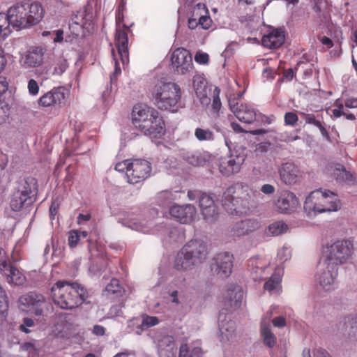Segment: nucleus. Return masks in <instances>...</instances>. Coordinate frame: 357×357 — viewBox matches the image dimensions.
<instances>
[{"mask_svg":"<svg viewBox=\"0 0 357 357\" xmlns=\"http://www.w3.org/2000/svg\"><path fill=\"white\" fill-rule=\"evenodd\" d=\"M341 208L338 196L327 189L312 191L304 201L303 209L308 218L324 213L336 212Z\"/></svg>","mask_w":357,"mask_h":357,"instance_id":"f257e3e1","label":"nucleus"},{"mask_svg":"<svg viewBox=\"0 0 357 357\" xmlns=\"http://www.w3.org/2000/svg\"><path fill=\"white\" fill-rule=\"evenodd\" d=\"M54 303L62 309H73L86 301L88 291L77 283L58 281L51 289Z\"/></svg>","mask_w":357,"mask_h":357,"instance_id":"f03ea898","label":"nucleus"},{"mask_svg":"<svg viewBox=\"0 0 357 357\" xmlns=\"http://www.w3.org/2000/svg\"><path fill=\"white\" fill-rule=\"evenodd\" d=\"M253 192L247 185L237 183L229 186L222 197V204L229 213H246L252 206Z\"/></svg>","mask_w":357,"mask_h":357,"instance_id":"7ed1b4c3","label":"nucleus"},{"mask_svg":"<svg viewBox=\"0 0 357 357\" xmlns=\"http://www.w3.org/2000/svg\"><path fill=\"white\" fill-rule=\"evenodd\" d=\"M155 106L160 110L176 112L181 107V87L172 82L158 81L151 89Z\"/></svg>","mask_w":357,"mask_h":357,"instance_id":"20e7f679","label":"nucleus"},{"mask_svg":"<svg viewBox=\"0 0 357 357\" xmlns=\"http://www.w3.org/2000/svg\"><path fill=\"white\" fill-rule=\"evenodd\" d=\"M132 123L135 128L145 135L157 137L165 133V124L158 112L146 105H137L134 107Z\"/></svg>","mask_w":357,"mask_h":357,"instance_id":"39448f33","label":"nucleus"},{"mask_svg":"<svg viewBox=\"0 0 357 357\" xmlns=\"http://www.w3.org/2000/svg\"><path fill=\"white\" fill-rule=\"evenodd\" d=\"M115 169L125 173L128 183L136 184L150 176L151 167L150 162L145 160H125L116 163Z\"/></svg>","mask_w":357,"mask_h":357,"instance_id":"423d86ee","label":"nucleus"},{"mask_svg":"<svg viewBox=\"0 0 357 357\" xmlns=\"http://www.w3.org/2000/svg\"><path fill=\"white\" fill-rule=\"evenodd\" d=\"M355 247L350 240H339L324 248V260L337 266L351 261L354 257Z\"/></svg>","mask_w":357,"mask_h":357,"instance_id":"0eeeda50","label":"nucleus"},{"mask_svg":"<svg viewBox=\"0 0 357 357\" xmlns=\"http://www.w3.org/2000/svg\"><path fill=\"white\" fill-rule=\"evenodd\" d=\"M337 267L323 260L317 266L315 280L323 290L330 291L337 287Z\"/></svg>","mask_w":357,"mask_h":357,"instance_id":"6e6552de","label":"nucleus"},{"mask_svg":"<svg viewBox=\"0 0 357 357\" xmlns=\"http://www.w3.org/2000/svg\"><path fill=\"white\" fill-rule=\"evenodd\" d=\"M246 158L244 151L234 150L227 156L220 158L218 168L220 172L225 176H230L238 173Z\"/></svg>","mask_w":357,"mask_h":357,"instance_id":"1a4fd4ad","label":"nucleus"},{"mask_svg":"<svg viewBox=\"0 0 357 357\" xmlns=\"http://www.w3.org/2000/svg\"><path fill=\"white\" fill-rule=\"evenodd\" d=\"M229 104L231 110L236 117L241 122L245 123H252L255 120L260 122L265 121L271 123V121L268 117L264 116L261 114H257L253 109H251L248 105L239 104L235 99H229Z\"/></svg>","mask_w":357,"mask_h":357,"instance_id":"9d476101","label":"nucleus"},{"mask_svg":"<svg viewBox=\"0 0 357 357\" xmlns=\"http://www.w3.org/2000/svg\"><path fill=\"white\" fill-rule=\"evenodd\" d=\"M68 97V91L64 87H54L39 98L38 105L43 108L61 107Z\"/></svg>","mask_w":357,"mask_h":357,"instance_id":"9b49d317","label":"nucleus"},{"mask_svg":"<svg viewBox=\"0 0 357 357\" xmlns=\"http://www.w3.org/2000/svg\"><path fill=\"white\" fill-rule=\"evenodd\" d=\"M171 65L178 74L185 75L191 72L193 63L190 52L183 47L176 49L171 55Z\"/></svg>","mask_w":357,"mask_h":357,"instance_id":"f8f14e48","label":"nucleus"},{"mask_svg":"<svg viewBox=\"0 0 357 357\" xmlns=\"http://www.w3.org/2000/svg\"><path fill=\"white\" fill-rule=\"evenodd\" d=\"M233 259V255L229 252L218 254L211 266L213 274L221 279L228 278L232 271Z\"/></svg>","mask_w":357,"mask_h":357,"instance_id":"ddd939ff","label":"nucleus"},{"mask_svg":"<svg viewBox=\"0 0 357 357\" xmlns=\"http://www.w3.org/2000/svg\"><path fill=\"white\" fill-rule=\"evenodd\" d=\"M19 303L22 310L33 312L38 316L43 314V310L46 307L44 297L33 293L22 296L19 298Z\"/></svg>","mask_w":357,"mask_h":357,"instance_id":"4468645a","label":"nucleus"},{"mask_svg":"<svg viewBox=\"0 0 357 357\" xmlns=\"http://www.w3.org/2000/svg\"><path fill=\"white\" fill-rule=\"evenodd\" d=\"M31 188L26 181L19 183L17 190L13 192L10 198L9 206L12 211L18 212L22 210L31 199Z\"/></svg>","mask_w":357,"mask_h":357,"instance_id":"2eb2a0df","label":"nucleus"},{"mask_svg":"<svg viewBox=\"0 0 357 357\" xmlns=\"http://www.w3.org/2000/svg\"><path fill=\"white\" fill-rule=\"evenodd\" d=\"M298 206L299 200L298 197L289 190L281 192L274 202L275 208L280 213H291L296 211Z\"/></svg>","mask_w":357,"mask_h":357,"instance_id":"dca6fc26","label":"nucleus"},{"mask_svg":"<svg viewBox=\"0 0 357 357\" xmlns=\"http://www.w3.org/2000/svg\"><path fill=\"white\" fill-rule=\"evenodd\" d=\"M334 108L327 109V112L332 118L337 119L344 116L347 119L354 121L356 116L349 112V109L357 108V98L349 97L342 102L339 99L336 100L333 105Z\"/></svg>","mask_w":357,"mask_h":357,"instance_id":"f3484780","label":"nucleus"},{"mask_svg":"<svg viewBox=\"0 0 357 357\" xmlns=\"http://www.w3.org/2000/svg\"><path fill=\"white\" fill-rule=\"evenodd\" d=\"M26 14L27 8L26 5L16 3L8 9L6 15L12 26L18 29H25L28 27L26 17Z\"/></svg>","mask_w":357,"mask_h":357,"instance_id":"a211bd4d","label":"nucleus"},{"mask_svg":"<svg viewBox=\"0 0 357 357\" xmlns=\"http://www.w3.org/2000/svg\"><path fill=\"white\" fill-rule=\"evenodd\" d=\"M261 227L260 222L256 219H245L233 224L229 231L230 236L242 237L258 230Z\"/></svg>","mask_w":357,"mask_h":357,"instance_id":"6ab92c4d","label":"nucleus"},{"mask_svg":"<svg viewBox=\"0 0 357 357\" xmlns=\"http://www.w3.org/2000/svg\"><path fill=\"white\" fill-rule=\"evenodd\" d=\"M281 181L287 185H294L301 181V174L299 168L293 162L282 163L278 168Z\"/></svg>","mask_w":357,"mask_h":357,"instance_id":"aec40b11","label":"nucleus"},{"mask_svg":"<svg viewBox=\"0 0 357 357\" xmlns=\"http://www.w3.org/2000/svg\"><path fill=\"white\" fill-rule=\"evenodd\" d=\"M169 214L182 224H189L193 222L197 215V211L191 204L173 205L169 208Z\"/></svg>","mask_w":357,"mask_h":357,"instance_id":"412c9836","label":"nucleus"},{"mask_svg":"<svg viewBox=\"0 0 357 357\" xmlns=\"http://www.w3.org/2000/svg\"><path fill=\"white\" fill-rule=\"evenodd\" d=\"M198 202L204 220L208 222L216 220L218 215V207L213 197L204 192L200 195Z\"/></svg>","mask_w":357,"mask_h":357,"instance_id":"4be33fe9","label":"nucleus"},{"mask_svg":"<svg viewBox=\"0 0 357 357\" xmlns=\"http://www.w3.org/2000/svg\"><path fill=\"white\" fill-rule=\"evenodd\" d=\"M182 249L185 253L192 256V259L197 264L202 263L206 257V246L203 241L192 240L185 245Z\"/></svg>","mask_w":357,"mask_h":357,"instance_id":"5701e85b","label":"nucleus"},{"mask_svg":"<svg viewBox=\"0 0 357 357\" xmlns=\"http://www.w3.org/2000/svg\"><path fill=\"white\" fill-rule=\"evenodd\" d=\"M218 327L222 342L232 340L236 336V324L230 317L220 314L219 316Z\"/></svg>","mask_w":357,"mask_h":357,"instance_id":"b1692460","label":"nucleus"},{"mask_svg":"<svg viewBox=\"0 0 357 357\" xmlns=\"http://www.w3.org/2000/svg\"><path fill=\"white\" fill-rule=\"evenodd\" d=\"M115 43L123 65L129 61L128 38L126 29H116Z\"/></svg>","mask_w":357,"mask_h":357,"instance_id":"393cba45","label":"nucleus"},{"mask_svg":"<svg viewBox=\"0 0 357 357\" xmlns=\"http://www.w3.org/2000/svg\"><path fill=\"white\" fill-rule=\"evenodd\" d=\"M118 222L132 230L143 233L149 232L151 230V225H152L151 222H148L144 220H141L139 218L134 217L133 215H128L123 219H119Z\"/></svg>","mask_w":357,"mask_h":357,"instance_id":"a878e982","label":"nucleus"},{"mask_svg":"<svg viewBox=\"0 0 357 357\" xmlns=\"http://www.w3.org/2000/svg\"><path fill=\"white\" fill-rule=\"evenodd\" d=\"M251 274L255 280H261L266 276V272H268L271 267L263 259L254 257L249 261Z\"/></svg>","mask_w":357,"mask_h":357,"instance_id":"bb28decb","label":"nucleus"},{"mask_svg":"<svg viewBox=\"0 0 357 357\" xmlns=\"http://www.w3.org/2000/svg\"><path fill=\"white\" fill-rule=\"evenodd\" d=\"M284 33L280 29H276L271 31L268 34L264 36L262 44L268 48H278L284 42Z\"/></svg>","mask_w":357,"mask_h":357,"instance_id":"cd10ccee","label":"nucleus"},{"mask_svg":"<svg viewBox=\"0 0 357 357\" xmlns=\"http://www.w3.org/2000/svg\"><path fill=\"white\" fill-rule=\"evenodd\" d=\"M243 298V292L239 287L227 291L225 296V305L227 307L237 309L241 306Z\"/></svg>","mask_w":357,"mask_h":357,"instance_id":"c85d7f7f","label":"nucleus"},{"mask_svg":"<svg viewBox=\"0 0 357 357\" xmlns=\"http://www.w3.org/2000/svg\"><path fill=\"white\" fill-rule=\"evenodd\" d=\"M193 17H198L199 24L203 29H208L212 25V20L208 15V11L204 3H197L192 10Z\"/></svg>","mask_w":357,"mask_h":357,"instance_id":"c756f323","label":"nucleus"},{"mask_svg":"<svg viewBox=\"0 0 357 357\" xmlns=\"http://www.w3.org/2000/svg\"><path fill=\"white\" fill-rule=\"evenodd\" d=\"M183 159L188 163L195 166H204L209 160V155L199 151H185L182 153Z\"/></svg>","mask_w":357,"mask_h":357,"instance_id":"7c9ffc66","label":"nucleus"},{"mask_svg":"<svg viewBox=\"0 0 357 357\" xmlns=\"http://www.w3.org/2000/svg\"><path fill=\"white\" fill-rule=\"evenodd\" d=\"M282 269L276 268L269 279L264 283V289L271 294H280L282 289Z\"/></svg>","mask_w":357,"mask_h":357,"instance_id":"2f4dec72","label":"nucleus"},{"mask_svg":"<svg viewBox=\"0 0 357 357\" xmlns=\"http://www.w3.org/2000/svg\"><path fill=\"white\" fill-rule=\"evenodd\" d=\"M27 8V14L26 15L28 27L38 24L43 17L44 10L43 7L37 3H31Z\"/></svg>","mask_w":357,"mask_h":357,"instance_id":"473e14b6","label":"nucleus"},{"mask_svg":"<svg viewBox=\"0 0 357 357\" xmlns=\"http://www.w3.org/2000/svg\"><path fill=\"white\" fill-rule=\"evenodd\" d=\"M196 265L197 264L192 259V256L185 253L183 249L177 254L174 261V267L178 271L191 269Z\"/></svg>","mask_w":357,"mask_h":357,"instance_id":"72a5a7b5","label":"nucleus"},{"mask_svg":"<svg viewBox=\"0 0 357 357\" xmlns=\"http://www.w3.org/2000/svg\"><path fill=\"white\" fill-rule=\"evenodd\" d=\"M328 171L338 181L350 182L354 180L353 174L347 172L344 167L340 164L331 165Z\"/></svg>","mask_w":357,"mask_h":357,"instance_id":"f704fd0d","label":"nucleus"},{"mask_svg":"<svg viewBox=\"0 0 357 357\" xmlns=\"http://www.w3.org/2000/svg\"><path fill=\"white\" fill-rule=\"evenodd\" d=\"M1 271L6 275V280L8 283L20 285L23 284L25 280L23 274L18 269L9 266V264L7 266L6 268H4Z\"/></svg>","mask_w":357,"mask_h":357,"instance_id":"c9c22d12","label":"nucleus"},{"mask_svg":"<svg viewBox=\"0 0 357 357\" xmlns=\"http://www.w3.org/2000/svg\"><path fill=\"white\" fill-rule=\"evenodd\" d=\"M288 229V225L283 221H275L267 227L265 234L268 236H277L286 233Z\"/></svg>","mask_w":357,"mask_h":357,"instance_id":"e433bc0d","label":"nucleus"},{"mask_svg":"<svg viewBox=\"0 0 357 357\" xmlns=\"http://www.w3.org/2000/svg\"><path fill=\"white\" fill-rule=\"evenodd\" d=\"M261 335L263 337L264 342L269 347H273L276 344V337L271 332L270 326L264 321L261 323Z\"/></svg>","mask_w":357,"mask_h":357,"instance_id":"4c0bfd02","label":"nucleus"},{"mask_svg":"<svg viewBox=\"0 0 357 357\" xmlns=\"http://www.w3.org/2000/svg\"><path fill=\"white\" fill-rule=\"evenodd\" d=\"M11 24L6 17V13H0V40H3L11 33Z\"/></svg>","mask_w":357,"mask_h":357,"instance_id":"58836bf2","label":"nucleus"},{"mask_svg":"<svg viewBox=\"0 0 357 357\" xmlns=\"http://www.w3.org/2000/svg\"><path fill=\"white\" fill-rule=\"evenodd\" d=\"M8 302L6 292L0 286V324H2L7 318Z\"/></svg>","mask_w":357,"mask_h":357,"instance_id":"ea45409f","label":"nucleus"},{"mask_svg":"<svg viewBox=\"0 0 357 357\" xmlns=\"http://www.w3.org/2000/svg\"><path fill=\"white\" fill-rule=\"evenodd\" d=\"M202 349L199 347H195L190 349L185 343L180 347L179 357H200Z\"/></svg>","mask_w":357,"mask_h":357,"instance_id":"a19ab883","label":"nucleus"},{"mask_svg":"<svg viewBox=\"0 0 357 357\" xmlns=\"http://www.w3.org/2000/svg\"><path fill=\"white\" fill-rule=\"evenodd\" d=\"M68 68V63L66 59L59 57L54 63L52 75L61 76Z\"/></svg>","mask_w":357,"mask_h":357,"instance_id":"79ce46f5","label":"nucleus"},{"mask_svg":"<svg viewBox=\"0 0 357 357\" xmlns=\"http://www.w3.org/2000/svg\"><path fill=\"white\" fill-rule=\"evenodd\" d=\"M193 87L198 96L206 95V82L200 75H195L193 77Z\"/></svg>","mask_w":357,"mask_h":357,"instance_id":"37998d69","label":"nucleus"},{"mask_svg":"<svg viewBox=\"0 0 357 357\" xmlns=\"http://www.w3.org/2000/svg\"><path fill=\"white\" fill-rule=\"evenodd\" d=\"M175 346L174 338L172 335H165L158 340V347L161 350L172 351Z\"/></svg>","mask_w":357,"mask_h":357,"instance_id":"c03bdc74","label":"nucleus"},{"mask_svg":"<svg viewBox=\"0 0 357 357\" xmlns=\"http://www.w3.org/2000/svg\"><path fill=\"white\" fill-rule=\"evenodd\" d=\"M195 136L199 141H212L214 139L213 132L208 128H196Z\"/></svg>","mask_w":357,"mask_h":357,"instance_id":"a18cd8bd","label":"nucleus"},{"mask_svg":"<svg viewBox=\"0 0 357 357\" xmlns=\"http://www.w3.org/2000/svg\"><path fill=\"white\" fill-rule=\"evenodd\" d=\"M101 101L102 110L106 111L114 101V96L111 89L107 88L102 93Z\"/></svg>","mask_w":357,"mask_h":357,"instance_id":"49530a36","label":"nucleus"},{"mask_svg":"<svg viewBox=\"0 0 357 357\" xmlns=\"http://www.w3.org/2000/svg\"><path fill=\"white\" fill-rule=\"evenodd\" d=\"M176 192H173L168 190L161 192L158 195V199L160 200V204L165 206L167 204L175 200L176 199Z\"/></svg>","mask_w":357,"mask_h":357,"instance_id":"de8ad7c7","label":"nucleus"},{"mask_svg":"<svg viewBox=\"0 0 357 357\" xmlns=\"http://www.w3.org/2000/svg\"><path fill=\"white\" fill-rule=\"evenodd\" d=\"M159 319L157 317L145 315L143 317L142 322L140 325L142 330L155 326L159 324Z\"/></svg>","mask_w":357,"mask_h":357,"instance_id":"09e8293b","label":"nucleus"},{"mask_svg":"<svg viewBox=\"0 0 357 357\" xmlns=\"http://www.w3.org/2000/svg\"><path fill=\"white\" fill-rule=\"evenodd\" d=\"M41 63V56L36 53L28 54L24 60V64L28 67H35Z\"/></svg>","mask_w":357,"mask_h":357,"instance_id":"8fccbe9b","label":"nucleus"},{"mask_svg":"<svg viewBox=\"0 0 357 357\" xmlns=\"http://www.w3.org/2000/svg\"><path fill=\"white\" fill-rule=\"evenodd\" d=\"M80 234L78 230H70L68 234V243L70 248H75L80 241Z\"/></svg>","mask_w":357,"mask_h":357,"instance_id":"3c124183","label":"nucleus"},{"mask_svg":"<svg viewBox=\"0 0 357 357\" xmlns=\"http://www.w3.org/2000/svg\"><path fill=\"white\" fill-rule=\"evenodd\" d=\"M121 287L117 279L113 278L110 282L106 286L105 290L109 294H120L121 293Z\"/></svg>","mask_w":357,"mask_h":357,"instance_id":"603ef678","label":"nucleus"},{"mask_svg":"<svg viewBox=\"0 0 357 357\" xmlns=\"http://www.w3.org/2000/svg\"><path fill=\"white\" fill-rule=\"evenodd\" d=\"M278 259L284 262L289 259L291 257V250L289 246L283 245L278 252Z\"/></svg>","mask_w":357,"mask_h":357,"instance_id":"864d4df0","label":"nucleus"},{"mask_svg":"<svg viewBox=\"0 0 357 357\" xmlns=\"http://www.w3.org/2000/svg\"><path fill=\"white\" fill-rule=\"evenodd\" d=\"M29 94L31 96H37L40 91V86L38 82L34 79H30L27 83Z\"/></svg>","mask_w":357,"mask_h":357,"instance_id":"5fc2aeb1","label":"nucleus"},{"mask_svg":"<svg viewBox=\"0 0 357 357\" xmlns=\"http://www.w3.org/2000/svg\"><path fill=\"white\" fill-rule=\"evenodd\" d=\"M8 183V176L6 174L5 172L1 170L0 172V196L3 194V192L7 188Z\"/></svg>","mask_w":357,"mask_h":357,"instance_id":"6e6d98bb","label":"nucleus"},{"mask_svg":"<svg viewBox=\"0 0 357 357\" xmlns=\"http://www.w3.org/2000/svg\"><path fill=\"white\" fill-rule=\"evenodd\" d=\"M123 9L122 8L119 7L116 13V29H128V27L126 26L125 24H122L123 20Z\"/></svg>","mask_w":357,"mask_h":357,"instance_id":"4d7b16f0","label":"nucleus"},{"mask_svg":"<svg viewBox=\"0 0 357 357\" xmlns=\"http://www.w3.org/2000/svg\"><path fill=\"white\" fill-rule=\"evenodd\" d=\"M195 61L199 64H206L209 61V56L206 52H197L195 56Z\"/></svg>","mask_w":357,"mask_h":357,"instance_id":"13d9d810","label":"nucleus"},{"mask_svg":"<svg viewBox=\"0 0 357 357\" xmlns=\"http://www.w3.org/2000/svg\"><path fill=\"white\" fill-rule=\"evenodd\" d=\"M219 94L220 90L218 88H215L214 90V96L212 104V107L215 112H218L221 107V102Z\"/></svg>","mask_w":357,"mask_h":357,"instance_id":"bf43d9fd","label":"nucleus"},{"mask_svg":"<svg viewBox=\"0 0 357 357\" xmlns=\"http://www.w3.org/2000/svg\"><path fill=\"white\" fill-rule=\"evenodd\" d=\"M298 116L294 112H287L284 115V121L287 125L294 126L298 121Z\"/></svg>","mask_w":357,"mask_h":357,"instance_id":"052dcab7","label":"nucleus"},{"mask_svg":"<svg viewBox=\"0 0 357 357\" xmlns=\"http://www.w3.org/2000/svg\"><path fill=\"white\" fill-rule=\"evenodd\" d=\"M8 265V257L4 250L0 247V271L7 268Z\"/></svg>","mask_w":357,"mask_h":357,"instance_id":"680f3d73","label":"nucleus"},{"mask_svg":"<svg viewBox=\"0 0 357 357\" xmlns=\"http://www.w3.org/2000/svg\"><path fill=\"white\" fill-rule=\"evenodd\" d=\"M34 325L33 321L30 318H24L23 320V323L20 325V328L21 331H24L26 333L30 332L28 329L29 327H32Z\"/></svg>","mask_w":357,"mask_h":357,"instance_id":"e2e57ef3","label":"nucleus"},{"mask_svg":"<svg viewBox=\"0 0 357 357\" xmlns=\"http://www.w3.org/2000/svg\"><path fill=\"white\" fill-rule=\"evenodd\" d=\"M121 307L119 305L112 306L109 312V316L111 318H115L121 314Z\"/></svg>","mask_w":357,"mask_h":357,"instance_id":"0e129e2a","label":"nucleus"},{"mask_svg":"<svg viewBox=\"0 0 357 357\" xmlns=\"http://www.w3.org/2000/svg\"><path fill=\"white\" fill-rule=\"evenodd\" d=\"M170 241H177L183 238V234L178 232L176 229H174L169 231Z\"/></svg>","mask_w":357,"mask_h":357,"instance_id":"69168bd1","label":"nucleus"},{"mask_svg":"<svg viewBox=\"0 0 357 357\" xmlns=\"http://www.w3.org/2000/svg\"><path fill=\"white\" fill-rule=\"evenodd\" d=\"M305 122L308 124H312L317 128L321 127V123L319 120H317L312 114H308L306 116Z\"/></svg>","mask_w":357,"mask_h":357,"instance_id":"338daca9","label":"nucleus"},{"mask_svg":"<svg viewBox=\"0 0 357 357\" xmlns=\"http://www.w3.org/2000/svg\"><path fill=\"white\" fill-rule=\"evenodd\" d=\"M275 190V187L271 184H264L261 188V191L265 195H272Z\"/></svg>","mask_w":357,"mask_h":357,"instance_id":"774afa93","label":"nucleus"}]
</instances>
